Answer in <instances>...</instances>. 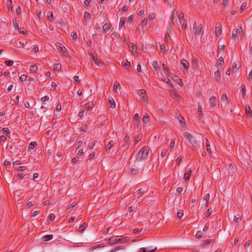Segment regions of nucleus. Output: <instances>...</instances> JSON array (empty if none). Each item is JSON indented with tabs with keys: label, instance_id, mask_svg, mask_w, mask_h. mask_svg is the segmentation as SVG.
Here are the masks:
<instances>
[{
	"label": "nucleus",
	"instance_id": "4d7b16f0",
	"mask_svg": "<svg viewBox=\"0 0 252 252\" xmlns=\"http://www.w3.org/2000/svg\"><path fill=\"white\" fill-rule=\"evenodd\" d=\"M203 232L201 231H199L196 233L195 236L198 238H200L203 236Z\"/></svg>",
	"mask_w": 252,
	"mask_h": 252
},
{
	"label": "nucleus",
	"instance_id": "ea45409f",
	"mask_svg": "<svg viewBox=\"0 0 252 252\" xmlns=\"http://www.w3.org/2000/svg\"><path fill=\"white\" fill-rule=\"evenodd\" d=\"M86 228V224L85 223H83L82 225H81L79 228V231L80 232H83Z\"/></svg>",
	"mask_w": 252,
	"mask_h": 252
},
{
	"label": "nucleus",
	"instance_id": "5701e85b",
	"mask_svg": "<svg viewBox=\"0 0 252 252\" xmlns=\"http://www.w3.org/2000/svg\"><path fill=\"white\" fill-rule=\"evenodd\" d=\"M236 32H237V33L241 36H243V30L242 26L239 25H238L237 28V30H235Z\"/></svg>",
	"mask_w": 252,
	"mask_h": 252
},
{
	"label": "nucleus",
	"instance_id": "2f4dec72",
	"mask_svg": "<svg viewBox=\"0 0 252 252\" xmlns=\"http://www.w3.org/2000/svg\"><path fill=\"white\" fill-rule=\"evenodd\" d=\"M37 144L36 142H32L29 145V149H33L35 147H36Z\"/></svg>",
	"mask_w": 252,
	"mask_h": 252
},
{
	"label": "nucleus",
	"instance_id": "6e6d98bb",
	"mask_svg": "<svg viewBox=\"0 0 252 252\" xmlns=\"http://www.w3.org/2000/svg\"><path fill=\"white\" fill-rule=\"evenodd\" d=\"M141 140V135L139 134L135 138L134 142L137 144Z\"/></svg>",
	"mask_w": 252,
	"mask_h": 252
},
{
	"label": "nucleus",
	"instance_id": "20e7f679",
	"mask_svg": "<svg viewBox=\"0 0 252 252\" xmlns=\"http://www.w3.org/2000/svg\"><path fill=\"white\" fill-rule=\"evenodd\" d=\"M137 94L139 96V100L141 102H145L148 99L146 92L145 90L141 89L138 91Z\"/></svg>",
	"mask_w": 252,
	"mask_h": 252
},
{
	"label": "nucleus",
	"instance_id": "864d4df0",
	"mask_svg": "<svg viewBox=\"0 0 252 252\" xmlns=\"http://www.w3.org/2000/svg\"><path fill=\"white\" fill-rule=\"evenodd\" d=\"M183 215L184 213L183 210H180L177 213V217L179 219H181L183 216Z\"/></svg>",
	"mask_w": 252,
	"mask_h": 252
},
{
	"label": "nucleus",
	"instance_id": "a19ab883",
	"mask_svg": "<svg viewBox=\"0 0 252 252\" xmlns=\"http://www.w3.org/2000/svg\"><path fill=\"white\" fill-rule=\"evenodd\" d=\"M237 32H236L235 30H233L232 31V35H231V38H232V39L236 40V38H237Z\"/></svg>",
	"mask_w": 252,
	"mask_h": 252
},
{
	"label": "nucleus",
	"instance_id": "58836bf2",
	"mask_svg": "<svg viewBox=\"0 0 252 252\" xmlns=\"http://www.w3.org/2000/svg\"><path fill=\"white\" fill-rule=\"evenodd\" d=\"M241 91H242V95L243 96V97H244L245 94H246V87H245V85L244 84H242L241 86Z\"/></svg>",
	"mask_w": 252,
	"mask_h": 252
},
{
	"label": "nucleus",
	"instance_id": "412c9836",
	"mask_svg": "<svg viewBox=\"0 0 252 252\" xmlns=\"http://www.w3.org/2000/svg\"><path fill=\"white\" fill-rule=\"evenodd\" d=\"M109 103V107L111 108H114L116 107V104L114 102L112 97H109L108 99Z\"/></svg>",
	"mask_w": 252,
	"mask_h": 252
},
{
	"label": "nucleus",
	"instance_id": "cd10ccee",
	"mask_svg": "<svg viewBox=\"0 0 252 252\" xmlns=\"http://www.w3.org/2000/svg\"><path fill=\"white\" fill-rule=\"evenodd\" d=\"M121 86L119 82L115 81L114 83L113 90L116 92L118 89H120Z\"/></svg>",
	"mask_w": 252,
	"mask_h": 252
},
{
	"label": "nucleus",
	"instance_id": "393cba45",
	"mask_svg": "<svg viewBox=\"0 0 252 252\" xmlns=\"http://www.w3.org/2000/svg\"><path fill=\"white\" fill-rule=\"evenodd\" d=\"M214 77H215V79L217 81H219L220 80L221 77H220V70H218L215 72Z\"/></svg>",
	"mask_w": 252,
	"mask_h": 252
},
{
	"label": "nucleus",
	"instance_id": "f8f14e48",
	"mask_svg": "<svg viewBox=\"0 0 252 252\" xmlns=\"http://www.w3.org/2000/svg\"><path fill=\"white\" fill-rule=\"evenodd\" d=\"M117 243V238L116 237H111L108 240V244L109 245H114Z\"/></svg>",
	"mask_w": 252,
	"mask_h": 252
},
{
	"label": "nucleus",
	"instance_id": "c03bdc74",
	"mask_svg": "<svg viewBox=\"0 0 252 252\" xmlns=\"http://www.w3.org/2000/svg\"><path fill=\"white\" fill-rule=\"evenodd\" d=\"M160 50L163 53H165L166 52L165 46L164 44H161L159 46Z\"/></svg>",
	"mask_w": 252,
	"mask_h": 252
},
{
	"label": "nucleus",
	"instance_id": "13d9d810",
	"mask_svg": "<svg viewBox=\"0 0 252 252\" xmlns=\"http://www.w3.org/2000/svg\"><path fill=\"white\" fill-rule=\"evenodd\" d=\"M228 172H233L234 167L232 164H229L228 165Z\"/></svg>",
	"mask_w": 252,
	"mask_h": 252
},
{
	"label": "nucleus",
	"instance_id": "37998d69",
	"mask_svg": "<svg viewBox=\"0 0 252 252\" xmlns=\"http://www.w3.org/2000/svg\"><path fill=\"white\" fill-rule=\"evenodd\" d=\"M53 235H47L44 237V240L45 241H49L53 239Z\"/></svg>",
	"mask_w": 252,
	"mask_h": 252
},
{
	"label": "nucleus",
	"instance_id": "b1692460",
	"mask_svg": "<svg viewBox=\"0 0 252 252\" xmlns=\"http://www.w3.org/2000/svg\"><path fill=\"white\" fill-rule=\"evenodd\" d=\"M128 241V238L126 237H125L124 238H119V239L117 238L118 243H120V244L125 243L126 242H127Z\"/></svg>",
	"mask_w": 252,
	"mask_h": 252
},
{
	"label": "nucleus",
	"instance_id": "5fc2aeb1",
	"mask_svg": "<svg viewBox=\"0 0 252 252\" xmlns=\"http://www.w3.org/2000/svg\"><path fill=\"white\" fill-rule=\"evenodd\" d=\"M122 65L123 67L126 68L127 67H129L130 66V63L129 62L126 61V62L125 63H122Z\"/></svg>",
	"mask_w": 252,
	"mask_h": 252
},
{
	"label": "nucleus",
	"instance_id": "680f3d73",
	"mask_svg": "<svg viewBox=\"0 0 252 252\" xmlns=\"http://www.w3.org/2000/svg\"><path fill=\"white\" fill-rule=\"evenodd\" d=\"M163 69L166 71L167 73L169 72V70L168 68L166 66L164 63H162V64Z\"/></svg>",
	"mask_w": 252,
	"mask_h": 252
},
{
	"label": "nucleus",
	"instance_id": "6ab92c4d",
	"mask_svg": "<svg viewBox=\"0 0 252 252\" xmlns=\"http://www.w3.org/2000/svg\"><path fill=\"white\" fill-rule=\"evenodd\" d=\"M148 22V20L146 18H144L142 23H141V26H142V29L143 31V32L146 30V26Z\"/></svg>",
	"mask_w": 252,
	"mask_h": 252
},
{
	"label": "nucleus",
	"instance_id": "9b49d317",
	"mask_svg": "<svg viewBox=\"0 0 252 252\" xmlns=\"http://www.w3.org/2000/svg\"><path fill=\"white\" fill-rule=\"evenodd\" d=\"M58 51L64 56L67 55L65 48L63 45H60L58 47Z\"/></svg>",
	"mask_w": 252,
	"mask_h": 252
},
{
	"label": "nucleus",
	"instance_id": "aec40b11",
	"mask_svg": "<svg viewBox=\"0 0 252 252\" xmlns=\"http://www.w3.org/2000/svg\"><path fill=\"white\" fill-rule=\"evenodd\" d=\"M221 100L223 102L224 105L228 104V97L226 94H223L221 97Z\"/></svg>",
	"mask_w": 252,
	"mask_h": 252
},
{
	"label": "nucleus",
	"instance_id": "052dcab7",
	"mask_svg": "<svg viewBox=\"0 0 252 252\" xmlns=\"http://www.w3.org/2000/svg\"><path fill=\"white\" fill-rule=\"evenodd\" d=\"M229 2V0H223L222 3V7L224 8L226 5H227Z\"/></svg>",
	"mask_w": 252,
	"mask_h": 252
},
{
	"label": "nucleus",
	"instance_id": "de8ad7c7",
	"mask_svg": "<svg viewBox=\"0 0 252 252\" xmlns=\"http://www.w3.org/2000/svg\"><path fill=\"white\" fill-rule=\"evenodd\" d=\"M241 220V217L240 216V215H236L235 217H234V221L235 222H237L238 221H239L240 220Z\"/></svg>",
	"mask_w": 252,
	"mask_h": 252
},
{
	"label": "nucleus",
	"instance_id": "79ce46f5",
	"mask_svg": "<svg viewBox=\"0 0 252 252\" xmlns=\"http://www.w3.org/2000/svg\"><path fill=\"white\" fill-rule=\"evenodd\" d=\"M175 10H174L172 12V14L171 15V20L172 24H174L175 22H176L177 20H175Z\"/></svg>",
	"mask_w": 252,
	"mask_h": 252
},
{
	"label": "nucleus",
	"instance_id": "e2e57ef3",
	"mask_svg": "<svg viewBox=\"0 0 252 252\" xmlns=\"http://www.w3.org/2000/svg\"><path fill=\"white\" fill-rule=\"evenodd\" d=\"M109 29V26L108 25V24L107 23H105L103 26V30L104 31H106L107 30H108Z\"/></svg>",
	"mask_w": 252,
	"mask_h": 252
},
{
	"label": "nucleus",
	"instance_id": "4c0bfd02",
	"mask_svg": "<svg viewBox=\"0 0 252 252\" xmlns=\"http://www.w3.org/2000/svg\"><path fill=\"white\" fill-rule=\"evenodd\" d=\"M30 69L32 72H35L38 69L37 66L35 64L32 65L30 66Z\"/></svg>",
	"mask_w": 252,
	"mask_h": 252
},
{
	"label": "nucleus",
	"instance_id": "dca6fc26",
	"mask_svg": "<svg viewBox=\"0 0 252 252\" xmlns=\"http://www.w3.org/2000/svg\"><path fill=\"white\" fill-rule=\"evenodd\" d=\"M144 190L142 189H139L135 193L134 195L138 198H139L143 194Z\"/></svg>",
	"mask_w": 252,
	"mask_h": 252
},
{
	"label": "nucleus",
	"instance_id": "c756f323",
	"mask_svg": "<svg viewBox=\"0 0 252 252\" xmlns=\"http://www.w3.org/2000/svg\"><path fill=\"white\" fill-rule=\"evenodd\" d=\"M61 68V64L60 63H56L53 65V69L56 71L60 70Z\"/></svg>",
	"mask_w": 252,
	"mask_h": 252
},
{
	"label": "nucleus",
	"instance_id": "ddd939ff",
	"mask_svg": "<svg viewBox=\"0 0 252 252\" xmlns=\"http://www.w3.org/2000/svg\"><path fill=\"white\" fill-rule=\"evenodd\" d=\"M192 65L193 66V69L195 71L198 69V60L197 58L193 59L192 61Z\"/></svg>",
	"mask_w": 252,
	"mask_h": 252
},
{
	"label": "nucleus",
	"instance_id": "09e8293b",
	"mask_svg": "<svg viewBox=\"0 0 252 252\" xmlns=\"http://www.w3.org/2000/svg\"><path fill=\"white\" fill-rule=\"evenodd\" d=\"M55 219V215L54 214H51L49 216L48 221L50 222L53 221Z\"/></svg>",
	"mask_w": 252,
	"mask_h": 252
},
{
	"label": "nucleus",
	"instance_id": "7c9ffc66",
	"mask_svg": "<svg viewBox=\"0 0 252 252\" xmlns=\"http://www.w3.org/2000/svg\"><path fill=\"white\" fill-rule=\"evenodd\" d=\"M6 6L9 10H12V0H9L7 1Z\"/></svg>",
	"mask_w": 252,
	"mask_h": 252
},
{
	"label": "nucleus",
	"instance_id": "774afa93",
	"mask_svg": "<svg viewBox=\"0 0 252 252\" xmlns=\"http://www.w3.org/2000/svg\"><path fill=\"white\" fill-rule=\"evenodd\" d=\"M248 79L249 80H252V69H251L250 72L249 74V75L248 77Z\"/></svg>",
	"mask_w": 252,
	"mask_h": 252
},
{
	"label": "nucleus",
	"instance_id": "7ed1b4c3",
	"mask_svg": "<svg viewBox=\"0 0 252 252\" xmlns=\"http://www.w3.org/2000/svg\"><path fill=\"white\" fill-rule=\"evenodd\" d=\"M192 31L193 32H194L195 34H197L198 35L202 36L203 33V30L202 24H200L197 28L196 23L195 22L193 25Z\"/></svg>",
	"mask_w": 252,
	"mask_h": 252
},
{
	"label": "nucleus",
	"instance_id": "f704fd0d",
	"mask_svg": "<svg viewBox=\"0 0 252 252\" xmlns=\"http://www.w3.org/2000/svg\"><path fill=\"white\" fill-rule=\"evenodd\" d=\"M206 147H207V151L208 152V153H211V148H210V144H209V141L207 139H206Z\"/></svg>",
	"mask_w": 252,
	"mask_h": 252
},
{
	"label": "nucleus",
	"instance_id": "72a5a7b5",
	"mask_svg": "<svg viewBox=\"0 0 252 252\" xmlns=\"http://www.w3.org/2000/svg\"><path fill=\"white\" fill-rule=\"evenodd\" d=\"M76 205V203L75 202L72 203V204L68 205L67 208H66V211L68 213L70 212L71 211V209L75 207Z\"/></svg>",
	"mask_w": 252,
	"mask_h": 252
},
{
	"label": "nucleus",
	"instance_id": "f257e3e1",
	"mask_svg": "<svg viewBox=\"0 0 252 252\" xmlns=\"http://www.w3.org/2000/svg\"><path fill=\"white\" fill-rule=\"evenodd\" d=\"M184 137L189 141L190 143L189 147L193 150H196L200 147V144L197 140L189 132H185L183 133Z\"/></svg>",
	"mask_w": 252,
	"mask_h": 252
},
{
	"label": "nucleus",
	"instance_id": "f03ea898",
	"mask_svg": "<svg viewBox=\"0 0 252 252\" xmlns=\"http://www.w3.org/2000/svg\"><path fill=\"white\" fill-rule=\"evenodd\" d=\"M149 148L147 146L143 147L137 153L136 160H141L145 159L149 153Z\"/></svg>",
	"mask_w": 252,
	"mask_h": 252
},
{
	"label": "nucleus",
	"instance_id": "423d86ee",
	"mask_svg": "<svg viewBox=\"0 0 252 252\" xmlns=\"http://www.w3.org/2000/svg\"><path fill=\"white\" fill-rule=\"evenodd\" d=\"M92 60L94 61V63H92V64L94 65V63L95 67H101L104 66V63L101 60L96 58L94 56H92Z\"/></svg>",
	"mask_w": 252,
	"mask_h": 252
},
{
	"label": "nucleus",
	"instance_id": "603ef678",
	"mask_svg": "<svg viewBox=\"0 0 252 252\" xmlns=\"http://www.w3.org/2000/svg\"><path fill=\"white\" fill-rule=\"evenodd\" d=\"M27 77V76L26 75L23 74V75H21L19 79L21 81L24 82L26 80Z\"/></svg>",
	"mask_w": 252,
	"mask_h": 252
},
{
	"label": "nucleus",
	"instance_id": "4be33fe9",
	"mask_svg": "<svg viewBox=\"0 0 252 252\" xmlns=\"http://www.w3.org/2000/svg\"><path fill=\"white\" fill-rule=\"evenodd\" d=\"M171 96L172 98L179 100L180 98H181L180 95L176 92H173L171 94Z\"/></svg>",
	"mask_w": 252,
	"mask_h": 252
},
{
	"label": "nucleus",
	"instance_id": "a878e982",
	"mask_svg": "<svg viewBox=\"0 0 252 252\" xmlns=\"http://www.w3.org/2000/svg\"><path fill=\"white\" fill-rule=\"evenodd\" d=\"M133 119L137 125H139L140 123V117L139 114L137 113L135 114L134 116Z\"/></svg>",
	"mask_w": 252,
	"mask_h": 252
},
{
	"label": "nucleus",
	"instance_id": "9d476101",
	"mask_svg": "<svg viewBox=\"0 0 252 252\" xmlns=\"http://www.w3.org/2000/svg\"><path fill=\"white\" fill-rule=\"evenodd\" d=\"M129 142V136L126 134L124 139V141H123V144H122V147L124 148L126 146H128Z\"/></svg>",
	"mask_w": 252,
	"mask_h": 252
},
{
	"label": "nucleus",
	"instance_id": "a18cd8bd",
	"mask_svg": "<svg viewBox=\"0 0 252 252\" xmlns=\"http://www.w3.org/2000/svg\"><path fill=\"white\" fill-rule=\"evenodd\" d=\"M125 249V247L124 246H119V247H118L117 248H116L113 249L110 252H116L118 250H123V249Z\"/></svg>",
	"mask_w": 252,
	"mask_h": 252
},
{
	"label": "nucleus",
	"instance_id": "c9c22d12",
	"mask_svg": "<svg viewBox=\"0 0 252 252\" xmlns=\"http://www.w3.org/2000/svg\"><path fill=\"white\" fill-rule=\"evenodd\" d=\"M84 18L85 21H88L91 19V15L89 13L85 12L84 15Z\"/></svg>",
	"mask_w": 252,
	"mask_h": 252
},
{
	"label": "nucleus",
	"instance_id": "6e6552de",
	"mask_svg": "<svg viewBox=\"0 0 252 252\" xmlns=\"http://www.w3.org/2000/svg\"><path fill=\"white\" fill-rule=\"evenodd\" d=\"M157 248L155 247L154 249H152V247H148L147 248H141L140 249L139 252H154L156 251Z\"/></svg>",
	"mask_w": 252,
	"mask_h": 252
},
{
	"label": "nucleus",
	"instance_id": "473e14b6",
	"mask_svg": "<svg viewBox=\"0 0 252 252\" xmlns=\"http://www.w3.org/2000/svg\"><path fill=\"white\" fill-rule=\"evenodd\" d=\"M246 113L249 117L252 116V112H251V108L249 106L248 107H246Z\"/></svg>",
	"mask_w": 252,
	"mask_h": 252
},
{
	"label": "nucleus",
	"instance_id": "1a4fd4ad",
	"mask_svg": "<svg viewBox=\"0 0 252 252\" xmlns=\"http://www.w3.org/2000/svg\"><path fill=\"white\" fill-rule=\"evenodd\" d=\"M216 34L217 35H219L221 33V26L220 23L217 22L216 24Z\"/></svg>",
	"mask_w": 252,
	"mask_h": 252
},
{
	"label": "nucleus",
	"instance_id": "8fccbe9b",
	"mask_svg": "<svg viewBox=\"0 0 252 252\" xmlns=\"http://www.w3.org/2000/svg\"><path fill=\"white\" fill-rule=\"evenodd\" d=\"M247 3L246 2H244L242 3V4L241 6L240 7V11L241 12H243V10L245 9V8L247 7Z\"/></svg>",
	"mask_w": 252,
	"mask_h": 252
},
{
	"label": "nucleus",
	"instance_id": "49530a36",
	"mask_svg": "<svg viewBox=\"0 0 252 252\" xmlns=\"http://www.w3.org/2000/svg\"><path fill=\"white\" fill-rule=\"evenodd\" d=\"M2 131L5 133L7 135L10 134V131L7 127H4L2 129Z\"/></svg>",
	"mask_w": 252,
	"mask_h": 252
},
{
	"label": "nucleus",
	"instance_id": "a211bd4d",
	"mask_svg": "<svg viewBox=\"0 0 252 252\" xmlns=\"http://www.w3.org/2000/svg\"><path fill=\"white\" fill-rule=\"evenodd\" d=\"M191 174V170L189 169V170L186 172L184 174V180L185 181H188L190 177Z\"/></svg>",
	"mask_w": 252,
	"mask_h": 252
},
{
	"label": "nucleus",
	"instance_id": "39448f33",
	"mask_svg": "<svg viewBox=\"0 0 252 252\" xmlns=\"http://www.w3.org/2000/svg\"><path fill=\"white\" fill-rule=\"evenodd\" d=\"M181 68L184 72H188L189 68V63L185 59H183L181 60Z\"/></svg>",
	"mask_w": 252,
	"mask_h": 252
},
{
	"label": "nucleus",
	"instance_id": "338daca9",
	"mask_svg": "<svg viewBox=\"0 0 252 252\" xmlns=\"http://www.w3.org/2000/svg\"><path fill=\"white\" fill-rule=\"evenodd\" d=\"M224 62V59L222 57H220L218 60V63L220 65H221Z\"/></svg>",
	"mask_w": 252,
	"mask_h": 252
},
{
	"label": "nucleus",
	"instance_id": "0e129e2a",
	"mask_svg": "<svg viewBox=\"0 0 252 252\" xmlns=\"http://www.w3.org/2000/svg\"><path fill=\"white\" fill-rule=\"evenodd\" d=\"M49 99V97L47 95H45L41 98V101L43 102H45L46 101L48 100Z\"/></svg>",
	"mask_w": 252,
	"mask_h": 252
},
{
	"label": "nucleus",
	"instance_id": "0eeeda50",
	"mask_svg": "<svg viewBox=\"0 0 252 252\" xmlns=\"http://www.w3.org/2000/svg\"><path fill=\"white\" fill-rule=\"evenodd\" d=\"M209 103L210 106L214 108L217 105H218V102L215 96H212L209 99Z\"/></svg>",
	"mask_w": 252,
	"mask_h": 252
},
{
	"label": "nucleus",
	"instance_id": "bb28decb",
	"mask_svg": "<svg viewBox=\"0 0 252 252\" xmlns=\"http://www.w3.org/2000/svg\"><path fill=\"white\" fill-rule=\"evenodd\" d=\"M142 121L144 123L147 124L149 122V115L147 113H145L144 114L143 117L142 118Z\"/></svg>",
	"mask_w": 252,
	"mask_h": 252
},
{
	"label": "nucleus",
	"instance_id": "3c124183",
	"mask_svg": "<svg viewBox=\"0 0 252 252\" xmlns=\"http://www.w3.org/2000/svg\"><path fill=\"white\" fill-rule=\"evenodd\" d=\"M198 113H199V116L200 117H201L203 116V114H202V107L201 106V105H200V104L198 105Z\"/></svg>",
	"mask_w": 252,
	"mask_h": 252
},
{
	"label": "nucleus",
	"instance_id": "f3484780",
	"mask_svg": "<svg viewBox=\"0 0 252 252\" xmlns=\"http://www.w3.org/2000/svg\"><path fill=\"white\" fill-rule=\"evenodd\" d=\"M152 65L156 72H158L159 71L160 67L159 66L158 62L157 61H154L152 63Z\"/></svg>",
	"mask_w": 252,
	"mask_h": 252
},
{
	"label": "nucleus",
	"instance_id": "4468645a",
	"mask_svg": "<svg viewBox=\"0 0 252 252\" xmlns=\"http://www.w3.org/2000/svg\"><path fill=\"white\" fill-rule=\"evenodd\" d=\"M175 14L178 17V18L180 21V24H182L184 22V14L182 12L178 13V11H175Z\"/></svg>",
	"mask_w": 252,
	"mask_h": 252
},
{
	"label": "nucleus",
	"instance_id": "e433bc0d",
	"mask_svg": "<svg viewBox=\"0 0 252 252\" xmlns=\"http://www.w3.org/2000/svg\"><path fill=\"white\" fill-rule=\"evenodd\" d=\"M114 142L113 141H110L108 142V143L106 146V149H110L112 148V147L114 145Z\"/></svg>",
	"mask_w": 252,
	"mask_h": 252
},
{
	"label": "nucleus",
	"instance_id": "bf43d9fd",
	"mask_svg": "<svg viewBox=\"0 0 252 252\" xmlns=\"http://www.w3.org/2000/svg\"><path fill=\"white\" fill-rule=\"evenodd\" d=\"M212 209L211 208H209L205 213V216L206 217H209L212 213Z\"/></svg>",
	"mask_w": 252,
	"mask_h": 252
},
{
	"label": "nucleus",
	"instance_id": "c85d7f7f",
	"mask_svg": "<svg viewBox=\"0 0 252 252\" xmlns=\"http://www.w3.org/2000/svg\"><path fill=\"white\" fill-rule=\"evenodd\" d=\"M125 21L126 18L124 17H122L120 19V24H119V28H122L123 27H124V25L125 24Z\"/></svg>",
	"mask_w": 252,
	"mask_h": 252
},
{
	"label": "nucleus",
	"instance_id": "2eb2a0df",
	"mask_svg": "<svg viewBox=\"0 0 252 252\" xmlns=\"http://www.w3.org/2000/svg\"><path fill=\"white\" fill-rule=\"evenodd\" d=\"M94 105V103L93 102V101H92L91 102H88V103H86L84 105V107L88 110H91L93 108Z\"/></svg>",
	"mask_w": 252,
	"mask_h": 252
},
{
	"label": "nucleus",
	"instance_id": "69168bd1",
	"mask_svg": "<svg viewBox=\"0 0 252 252\" xmlns=\"http://www.w3.org/2000/svg\"><path fill=\"white\" fill-rule=\"evenodd\" d=\"M5 63L8 66H11L13 64V62L12 61H6L5 62Z\"/></svg>",
	"mask_w": 252,
	"mask_h": 252
}]
</instances>
